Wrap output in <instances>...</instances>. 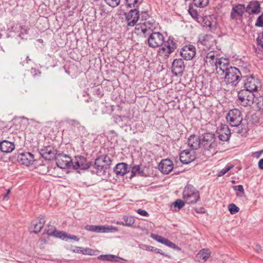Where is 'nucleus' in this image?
Returning a JSON list of instances; mask_svg holds the SVG:
<instances>
[{
  "mask_svg": "<svg viewBox=\"0 0 263 263\" xmlns=\"http://www.w3.org/2000/svg\"><path fill=\"white\" fill-rule=\"evenodd\" d=\"M153 23L149 21H145L142 24H137L135 30L136 33L139 34L142 32L144 34H147L148 36L147 39L148 46L153 49L160 47L164 43V37L162 33L160 32H152Z\"/></svg>",
  "mask_w": 263,
  "mask_h": 263,
  "instance_id": "f257e3e1",
  "label": "nucleus"
},
{
  "mask_svg": "<svg viewBox=\"0 0 263 263\" xmlns=\"http://www.w3.org/2000/svg\"><path fill=\"white\" fill-rule=\"evenodd\" d=\"M111 160L107 155H102L98 157L95 160L94 168L97 170L96 174L98 176L104 175L106 170L109 168L111 164Z\"/></svg>",
  "mask_w": 263,
  "mask_h": 263,
  "instance_id": "f03ea898",
  "label": "nucleus"
},
{
  "mask_svg": "<svg viewBox=\"0 0 263 263\" xmlns=\"http://www.w3.org/2000/svg\"><path fill=\"white\" fill-rule=\"evenodd\" d=\"M183 199L187 204H195L200 199L199 191L192 185H187L182 193Z\"/></svg>",
  "mask_w": 263,
  "mask_h": 263,
  "instance_id": "7ed1b4c3",
  "label": "nucleus"
},
{
  "mask_svg": "<svg viewBox=\"0 0 263 263\" xmlns=\"http://www.w3.org/2000/svg\"><path fill=\"white\" fill-rule=\"evenodd\" d=\"M177 48V44L173 39L169 37L165 41L158 50L159 56L167 59Z\"/></svg>",
  "mask_w": 263,
  "mask_h": 263,
  "instance_id": "20e7f679",
  "label": "nucleus"
},
{
  "mask_svg": "<svg viewBox=\"0 0 263 263\" xmlns=\"http://www.w3.org/2000/svg\"><path fill=\"white\" fill-rule=\"evenodd\" d=\"M215 135L212 133H205L202 135L201 145L205 150L211 152L213 155L216 153V148L217 146V142L215 140Z\"/></svg>",
  "mask_w": 263,
  "mask_h": 263,
  "instance_id": "39448f33",
  "label": "nucleus"
},
{
  "mask_svg": "<svg viewBox=\"0 0 263 263\" xmlns=\"http://www.w3.org/2000/svg\"><path fill=\"white\" fill-rule=\"evenodd\" d=\"M224 74L225 82L231 86L237 85L241 78L240 71L235 67H230Z\"/></svg>",
  "mask_w": 263,
  "mask_h": 263,
  "instance_id": "423d86ee",
  "label": "nucleus"
},
{
  "mask_svg": "<svg viewBox=\"0 0 263 263\" xmlns=\"http://www.w3.org/2000/svg\"><path fill=\"white\" fill-rule=\"evenodd\" d=\"M239 103L242 106H251L254 102L255 95L251 91L241 90L238 93Z\"/></svg>",
  "mask_w": 263,
  "mask_h": 263,
  "instance_id": "0eeeda50",
  "label": "nucleus"
},
{
  "mask_svg": "<svg viewBox=\"0 0 263 263\" xmlns=\"http://www.w3.org/2000/svg\"><path fill=\"white\" fill-rule=\"evenodd\" d=\"M217 53L214 51H211L205 54H203L202 57L203 60V66L210 70L214 69L217 61L218 59Z\"/></svg>",
  "mask_w": 263,
  "mask_h": 263,
  "instance_id": "6e6552de",
  "label": "nucleus"
},
{
  "mask_svg": "<svg viewBox=\"0 0 263 263\" xmlns=\"http://www.w3.org/2000/svg\"><path fill=\"white\" fill-rule=\"evenodd\" d=\"M197 22L203 27L209 28L211 31L215 30L217 27V19L214 15L200 16L197 18Z\"/></svg>",
  "mask_w": 263,
  "mask_h": 263,
  "instance_id": "1a4fd4ad",
  "label": "nucleus"
},
{
  "mask_svg": "<svg viewBox=\"0 0 263 263\" xmlns=\"http://www.w3.org/2000/svg\"><path fill=\"white\" fill-rule=\"evenodd\" d=\"M226 119L229 124L234 127H237L240 124L242 121V117L240 111L234 109L229 111Z\"/></svg>",
  "mask_w": 263,
  "mask_h": 263,
  "instance_id": "9d476101",
  "label": "nucleus"
},
{
  "mask_svg": "<svg viewBox=\"0 0 263 263\" xmlns=\"http://www.w3.org/2000/svg\"><path fill=\"white\" fill-rule=\"evenodd\" d=\"M261 86L259 80L252 76L247 78L245 82V90L252 92L260 89Z\"/></svg>",
  "mask_w": 263,
  "mask_h": 263,
  "instance_id": "9b49d317",
  "label": "nucleus"
},
{
  "mask_svg": "<svg viewBox=\"0 0 263 263\" xmlns=\"http://www.w3.org/2000/svg\"><path fill=\"white\" fill-rule=\"evenodd\" d=\"M55 160L57 166L62 169L71 167L72 165V160L65 154H58Z\"/></svg>",
  "mask_w": 263,
  "mask_h": 263,
  "instance_id": "f8f14e48",
  "label": "nucleus"
},
{
  "mask_svg": "<svg viewBox=\"0 0 263 263\" xmlns=\"http://www.w3.org/2000/svg\"><path fill=\"white\" fill-rule=\"evenodd\" d=\"M229 60L227 58H218L214 69L219 75H223L230 68Z\"/></svg>",
  "mask_w": 263,
  "mask_h": 263,
  "instance_id": "ddd939ff",
  "label": "nucleus"
},
{
  "mask_svg": "<svg viewBox=\"0 0 263 263\" xmlns=\"http://www.w3.org/2000/svg\"><path fill=\"white\" fill-rule=\"evenodd\" d=\"M84 228L87 231L96 233H107L116 230L115 228L107 226L86 225Z\"/></svg>",
  "mask_w": 263,
  "mask_h": 263,
  "instance_id": "4468645a",
  "label": "nucleus"
},
{
  "mask_svg": "<svg viewBox=\"0 0 263 263\" xmlns=\"http://www.w3.org/2000/svg\"><path fill=\"white\" fill-rule=\"evenodd\" d=\"M71 167L75 170H77L78 168L81 170H86L89 167V165L85 157L82 156H78L75 157L74 160H72V165Z\"/></svg>",
  "mask_w": 263,
  "mask_h": 263,
  "instance_id": "2eb2a0df",
  "label": "nucleus"
},
{
  "mask_svg": "<svg viewBox=\"0 0 263 263\" xmlns=\"http://www.w3.org/2000/svg\"><path fill=\"white\" fill-rule=\"evenodd\" d=\"M216 133L219 140L222 141H227L230 138V130L228 126L226 124L220 125L217 129Z\"/></svg>",
  "mask_w": 263,
  "mask_h": 263,
  "instance_id": "dca6fc26",
  "label": "nucleus"
},
{
  "mask_svg": "<svg viewBox=\"0 0 263 263\" xmlns=\"http://www.w3.org/2000/svg\"><path fill=\"white\" fill-rule=\"evenodd\" d=\"M196 54V48L192 45L184 46L180 51V55L185 60L192 59Z\"/></svg>",
  "mask_w": 263,
  "mask_h": 263,
  "instance_id": "f3484780",
  "label": "nucleus"
},
{
  "mask_svg": "<svg viewBox=\"0 0 263 263\" xmlns=\"http://www.w3.org/2000/svg\"><path fill=\"white\" fill-rule=\"evenodd\" d=\"M40 154L46 160H52L55 158L57 150L51 145L45 146L40 149Z\"/></svg>",
  "mask_w": 263,
  "mask_h": 263,
  "instance_id": "a211bd4d",
  "label": "nucleus"
},
{
  "mask_svg": "<svg viewBox=\"0 0 263 263\" xmlns=\"http://www.w3.org/2000/svg\"><path fill=\"white\" fill-rule=\"evenodd\" d=\"M17 161L22 165L29 166L34 161V157L30 152L21 153L17 156Z\"/></svg>",
  "mask_w": 263,
  "mask_h": 263,
  "instance_id": "6ab92c4d",
  "label": "nucleus"
},
{
  "mask_svg": "<svg viewBox=\"0 0 263 263\" xmlns=\"http://www.w3.org/2000/svg\"><path fill=\"white\" fill-rule=\"evenodd\" d=\"M195 152L194 151L185 149L180 154V161L183 164H189L196 159Z\"/></svg>",
  "mask_w": 263,
  "mask_h": 263,
  "instance_id": "aec40b11",
  "label": "nucleus"
},
{
  "mask_svg": "<svg viewBox=\"0 0 263 263\" xmlns=\"http://www.w3.org/2000/svg\"><path fill=\"white\" fill-rule=\"evenodd\" d=\"M125 15L127 25L129 26L135 25L140 17L139 11L137 9L130 10L127 13L125 14Z\"/></svg>",
  "mask_w": 263,
  "mask_h": 263,
  "instance_id": "412c9836",
  "label": "nucleus"
},
{
  "mask_svg": "<svg viewBox=\"0 0 263 263\" xmlns=\"http://www.w3.org/2000/svg\"><path fill=\"white\" fill-rule=\"evenodd\" d=\"M150 236L153 239L163 245H165L171 248H173L178 251L181 250V249L178 246H177L174 243L170 241L168 239L162 236L152 233L151 234Z\"/></svg>",
  "mask_w": 263,
  "mask_h": 263,
  "instance_id": "4be33fe9",
  "label": "nucleus"
},
{
  "mask_svg": "<svg viewBox=\"0 0 263 263\" xmlns=\"http://www.w3.org/2000/svg\"><path fill=\"white\" fill-rule=\"evenodd\" d=\"M184 69V62L181 59H175L172 64V71L177 76L181 74Z\"/></svg>",
  "mask_w": 263,
  "mask_h": 263,
  "instance_id": "5701e85b",
  "label": "nucleus"
},
{
  "mask_svg": "<svg viewBox=\"0 0 263 263\" xmlns=\"http://www.w3.org/2000/svg\"><path fill=\"white\" fill-rule=\"evenodd\" d=\"M260 5L257 1H251L245 7V10L249 15L257 14L260 12Z\"/></svg>",
  "mask_w": 263,
  "mask_h": 263,
  "instance_id": "b1692460",
  "label": "nucleus"
},
{
  "mask_svg": "<svg viewBox=\"0 0 263 263\" xmlns=\"http://www.w3.org/2000/svg\"><path fill=\"white\" fill-rule=\"evenodd\" d=\"M245 11V5L238 4L232 8L230 17L232 20H237L241 17Z\"/></svg>",
  "mask_w": 263,
  "mask_h": 263,
  "instance_id": "393cba45",
  "label": "nucleus"
},
{
  "mask_svg": "<svg viewBox=\"0 0 263 263\" xmlns=\"http://www.w3.org/2000/svg\"><path fill=\"white\" fill-rule=\"evenodd\" d=\"M159 168L163 174H168L173 169V164L170 159L162 160L159 164Z\"/></svg>",
  "mask_w": 263,
  "mask_h": 263,
  "instance_id": "a878e982",
  "label": "nucleus"
},
{
  "mask_svg": "<svg viewBox=\"0 0 263 263\" xmlns=\"http://www.w3.org/2000/svg\"><path fill=\"white\" fill-rule=\"evenodd\" d=\"M46 231L48 235L54 236L62 239H65L67 236L66 233L56 230L54 227L52 226H48L46 229Z\"/></svg>",
  "mask_w": 263,
  "mask_h": 263,
  "instance_id": "bb28decb",
  "label": "nucleus"
},
{
  "mask_svg": "<svg viewBox=\"0 0 263 263\" xmlns=\"http://www.w3.org/2000/svg\"><path fill=\"white\" fill-rule=\"evenodd\" d=\"M15 148L13 142L7 140H3L0 142V149L4 153H8L12 152Z\"/></svg>",
  "mask_w": 263,
  "mask_h": 263,
  "instance_id": "cd10ccee",
  "label": "nucleus"
},
{
  "mask_svg": "<svg viewBox=\"0 0 263 263\" xmlns=\"http://www.w3.org/2000/svg\"><path fill=\"white\" fill-rule=\"evenodd\" d=\"M201 144V141L199 137L195 135H191L188 138V145L192 149H197Z\"/></svg>",
  "mask_w": 263,
  "mask_h": 263,
  "instance_id": "c85d7f7f",
  "label": "nucleus"
},
{
  "mask_svg": "<svg viewBox=\"0 0 263 263\" xmlns=\"http://www.w3.org/2000/svg\"><path fill=\"white\" fill-rule=\"evenodd\" d=\"M115 174L119 176H123L127 173L128 171L127 164L125 163H120L117 164L114 168Z\"/></svg>",
  "mask_w": 263,
  "mask_h": 263,
  "instance_id": "c756f323",
  "label": "nucleus"
},
{
  "mask_svg": "<svg viewBox=\"0 0 263 263\" xmlns=\"http://www.w3.org/2000/svg\"><path fill=\"white\" fill-rule=\"evenodd\" d=\"M73 253H82L84 255H93L97 251L90 248H84L80 247H75L72 250Z\"/></svg>",
  "mask_w": 263,
  "mask_h": 263,
  "instance_id": "7c9ffc66",
  "label": "nucleus"
},
{
  "mask_svg": "<svg viewBox=\"0 0 263 263\" xmlns=\"http://www.w3.org/2000/svg\"><path fill=\"white\" fill-rule=\"evenodd\" d=\"M45 220L44 218H41L39 219V221L36 220L32 222V227H33L32 232L34 233H39L45 224Z\"/></svg>",
  "mask_w": 263,
  "mask_h": 263,
  "instance_id": "2f4dec72",
  "label": "nucleus"
},
{
  "mask_svg": "<svg viewBox=\"0 0 263 263\" xmlns=\"http://www.w3.org/2000/svg\"><path fill=\"white\" fill-rule=\"evenodd\" d=\"M211 252L208 249H202L197 255L196 258L199 261H205L210 257Z\"/></svg>",
  "mask_w": 263,
  "mask_h": 263,
  "instance_id": "473e14b6",
  "label": "nucleus"
},
{
  "mask_svg": "<svg viewBox=\"0 0 263 263\" xmlns=\"http://www.w3.org/2000/svg\"><path fill=\"white\" fill-rule=\"evenodd\" d=\"M213 37L210 35H205L200 39V43L206 47L211 46Z\"/></svg>",
  "mask_w": 263,
  "mask_h": 263,
  "instance_id": "72a5a7b5",
  "label": "nucleus"
},
{
  "mask_svg": "<svg viewBox=\"0 0 263 263\" xmlns=\"http://www.w3.org/2000/svg\"><path fill=\"white\" fill-rule=\"evenodd\" d=\"M193 2L195 6L203 8L209 4V0H193Z\"/></svg>",
  "mask_w": 263,
  "mask_h": 263,
  "instance_id": "f704fd0d",
  "label": "nucleus"
},
{
  "mask_svg": "<svg viewBox=\"0 0 263 263\" xmlns=\"http://www.w3.org/2000/svg\"><path fill=\"white\" fill-rule=\"evenodd\" d=\"M131 173L132 177H133L137 174L142 175L143 174V171H141V167L140 165H135L132 167Z\"/></svg>",
  "mask_w": 263,
  "mask_h": 263,
  "instance_id": "c9c22d12",
  "label": "nucleus"
},
{
  "mask_svg": "<svg viewBox=\"0 0 263 263\" xmlns=\"http://www.w3.org/2000/svg\"><path fill=\"white\" fill-rule=\"evenodd\" d=\"M123 219L124 220L125 226H132L135 222V220L133 216H124Z\"/></svg>",
  "mask_w": 263,
  "mask_h": 263,
  "instance_id": "e433bc0d",
  "label": "nucleus"
},
{
  "mask_svg": "<svg viewBox=\"0 0 263 263\" xmlns=\"http://www.w3.org/2000/svg\"><path fill=\"white\" fill-rule=\"evenodd\" d=\"M233 189L235 191H237L236 195L239 197H242L244 195V189L243 186L238 185L233 186Z\"/></svg>",
  "mask_w": 263,
  "mask_h": 263,
  "instance_id": "4c0bfd02",
  "label": "nucleus"
},
{
  "mask_svg": "<svg viewBox=\"0 0 263 263\" xmlns=\"http://www.w3.org/2000/svg\"><path fill=\"white\" fill-rule=\"evenodd\" d=\"M256 105L258 110L263 113V96H260L257 98Z\"/></svg>",
  "mask_w": 263,
  "mask_h": 263,
  "instance_id": "58836bf2",
  "label": "nucleus"
},
{
  "mask_svg": "<svg viewBox=\"0 0 263 263\" xmlns=\"http://www.w3.org/2000/svg\"><path fill=\"white\" fill-rule=\"evenodd\" d=\"M228 209L231 214H235L239 212V208L234 203H231L228 206Z\"/></svg>",
  "mask_w": 263,
  "mask_h": 263,
  "instance_id": "ea45409f",
  "label": "nucleus"
},
{
  "mask_svg": "<svg viewBox=\"0 0 263 263\" xmlns=\"http://www.w3.org/2000/svg\"><path fill=\"white\" fill-rule=\"evenodd\" d=\"M105 3L108 6L111 7H116L118 6L120 3L121 0H104Z\"/></svg>",
  "mask_w": 263,
  "mask_h": 263,
  "instance_id": "a19ab883",
  "label": "nucleus"
},
{
  "mask_svg": "<svg viewBox=\"0 0 263 263\" xmlns=\"http://www.w3.org/2000/svg\"><path fill=\"white\" fill-rule=\"evenodd\" d=\"M139 248L140 249L146 250L148 251H152L153 252V251H156V250L154 249V247H152L151 246L146 245L143 243H140L139 245Z\"/></svg>",
  "mask_w": 263,
  "mask_h": 263,
  "instance_id": "79ce46f5",
  "label": "nucleus"
},
{
  "mask_svg": "<svg viewBox=\"0 0 263 263\" xmlns=\"http://www.w3.org/2000/svg\"><path fill=\"white\" fill-rule=\"evenodd\" d=\"M115 257L112 255H101L98 257V259L102 260L112 261Z\"/></svg>",
  "mask_w": 263,
  "mask_h": 263,
  "instance_id": "37998d69",
  "label": "nucleus"
},
{
  "mask_svg": "<svg viewBox=\"0 0 263 263\" xmlns=\"http://www.w3.org/2000/svg\"><path fill=\"white\" fill-rule=\"evenodd\" d=\"M139 0H125L126 5L129 8L137 7Z\"/></svg>",
  "mask_w": 263,
  "mask_h": 263,
  "instance_id": "c03bdc74",
  "label": "nucleus"
},
{
  "mask_svg": "<svg viewBox=\"0 0 263 263\" xmlns=\"http://www.w3.org/2000/svg\"><path fill=\"white\" fill-rule=\"evenodd\" d=\"M232 167H233V165L226 166L224 168L222 169L218 174L219 177L222 176L226 174L228 172H229Z\"/></svg>",
  "mask_w": 263,
  "mask_h": 263,
  "instance_id": "a18cd8bd",
  "label": "nucleus"
},
{
  "mask_svg": "<svg viewBox=\"0 0 263 263\" xmlns=\"http://www.w3.org/2000/svg\"><path fill=\"white\" fill-rule=\"evenodd\" d=\"M185 201L181 199H177L174 202V205L175 207H177L178 210L181 209L185 204Z\"/></svg>",
  "mask_w": 263,
  "mask_h": 263,
  "instance_id": "49530a36",
  "label": "nucleus"
},
{
  "mask_svg": "<svg viewBox=\"0 0 263 263\" xmlns=\"http://www.w3.org/2000/svg\"><path fill=\"white\" fill-rule=\"evenodd\" d=\"M255 26L258 27H263V13L257 17Z\"/></svg>",
  "mask_w": 263,
  "mask_h": 263,
  "instance_id": "de8ad7c7",
  "label": "nucleus"
},
{
  "mask_svg": "<svg viewBox=\"0 0 263 263\" xmlns=\"http://www.w3.org/2000/svg\"><path fill=\"white\" fill-rule=\"evenodd\" d=\"M189 12L191 14V15L194 18H195L197 21V18L199 17L198 16L197 11L196 10H194L192 8H190L189 9Z\"/></svg>",
  "mask_w": 263,
  "mask_h": 263,
  "instance_id": "09e8293b",
  "label": "nucleus"
},
{
  "mask_svg": "<svg viewBox=\"0 0 263 263\" xmlns=\"http://www.w3.org/2000/svg\"><path fill=\"white\" fill-rule=\"evenodd\" d=\"M66 235L67 236H66L65 239H63L64 240H67L68 239H72V240L78 241L79 240V238L75 235H68L67 233H66Z\"/></svg>",
  "mask_w": 263,
  "mask_h": 263,
  "instance_id": "8fccbe9b",
  "label": "nucleus"
},
{
  "mask_svg": "<svg viewBox=\"0 0 263 263\" xmlns=\"http://www.w3.org/2000/svg\"><path fill=\"white\" fill-rule=\"evenodd\" d=\"M137 212L139 214L143 216H148L149 215L148 213L145 210L141 209H138Z\"/></svg>",
  "mask_w": 263,
  "mask_h": 263,
  "instance_id": "3c124183",
  "label": "nucleus"
},
{
  "mask_svg": "<svg viewBox=\"0 0 263 263\" xmlns=\"http://www.w3.org/2000/svg\"><path fill=\"white\" fill-rule=\"evenodd\" d=\"M142 20L146 21L149 17L148 14L146 12H142L141 14Z\"/></svg>",
  "mask_w": 263,
  "mask_h": 263,
  "instance_id": "603ef678",
  "label": "nucleus"
},
{
  "mask_svg": "<svg viewBox=\"0 0 263 263\" xmlns=\"http://www.w3.org/2000/svg\"><path fill=\"white\" fill-rule=\"evenodd\" d=\"M21 34H27L28 33V29L25 28L24 26H21Z\"/></svg>",
  "mask_w": 263,
  "mask_h": 263,
  "instance_id": "864d4df0",
  "label": "nucleus"
},
{
  "mask_svg": "<svg viewBox=\"0 0 263 263\" xmlns=\"http://www.w3.org/2000/svg\"><path fill=\"white\" fill-rule=\"evenodd\" d=\"M68 122L69 123H71L72 124H74L76 125H79L80 124L78 121H77L76 120H73V119L69 120Z\"/></svg>",
  "mask_w": 263,
  "mask_h": 263,
  "instance_id": "5fc2aeb1",
  "label": "nucleus"
},
{
  "mask_svg": "<svg viewBox=\"0 0 263 263\" xmlns=\"http://www.w3.org/2000/svg\"><path fill=\"white\" fill-rule=\"evenodd\" d=\"M258 166L260 170H263V158L259 160L258 162Z\"/></svg>",
  "mask_w": 263,
  "mask_h": 263,
  "instance_id": "6e6d98bb",
  "label": "nucleus"
},
{
  "mask_svg": "<svg viewBox=\"0 0 263 263\" xmlns=\"http://www.w3.org/2000/svg\"><path fill=\"white\" fill-rule=\"evenodd\" d=\"M154 249L156 250V251H153V252H157V253H159V254H161L162 255H164L165 256H168V255L165 254L161 250L158 249H157L156 248H155V247H154Z\"/></svg>",
  "mask_w": 263,
  "mask_h": 263,
  "instance_id": "4d7b16f0",
  "label": "nucleus"
},
{
  "mask_svg": "<svg viewBox=\"0 0 263 263\" xmlns=\"http://www.w3.org/2000/svg\"><path fill=\"white\" fill-rule=\"evenodd\" d=\"M262 151H258V152H255L254 155V156L256 158H259L260 155H261V154L262 153Z\"/></svg>",
  "mask_w": 263,
  "mask_h": 263,
  "instance_id": "13d9d810",
  "label": "nucleus"
},
{
  "mask_svg": "<svg viewBox=\"0 0 263 263\" xmlns=\"http://www.w3.org/2000/svg\"><path fill=\"white\" fill-rule=\"evenodd\" d=\"M254 249L258 252L261 251V247L259 245H256Z\"/></svg>",
  "mask_w": 263,
  "mask_h": 263,
  "instance_id": "bf43d9fd",
  "label": "nucleus"
},
{
  "mask_svg": "<svg viewBox=\"0 0 263 263\" xmlns=\"http://www.w3.org/2000/svg\"><path fill=\"white\" fill-rule=\"evenodd\" d=\"M10 193V189H8L7 191V193L5 195H4V197H3V199H5L8 196V195H9Z\"/></svg>",
  "mask_w": 263,
  "mask_h": 263,
  "instance_id": "052dcab7",
  "label": "nucleus"
},
{
  "mask_svg": "<svg viewBox=\"0 0 263 263\" xmlns=\"http://www.w3.org/2000/svg\"><path fill=\"white\" fill-rule=\"evenodd\" d=\"M117 223L118 224H120V225H122V226H125V223L124 222H122V221H117Z\"/></svg>",
  "mask_w": 263,
  "mask_h": 263,
  "instance_id": "680f3d73",
  "label": "nucleus"
},
{
  "mask_svg": "<svg viewBox=\"0 0 263 263\" xmlns=\"http://www.w3.org/2000/svg\"><path fill=\"white\" fill-rule=\"evenodd\" d=\"M2 34L0 33V39L2 37Z\"/></svg>",
  "mask_w": 263,
  "mask_h": 263,
  "instance_id": "e2e57ef3",
  "label": "nucleus"
}]
</instances>
